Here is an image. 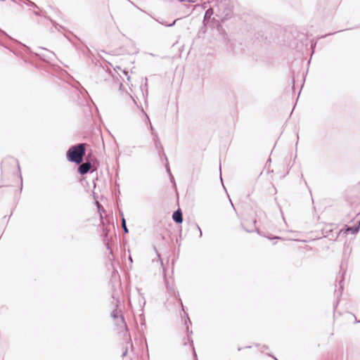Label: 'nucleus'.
I'll return each instance as SVG.
<instances>
[{
    "mask_svg": "<svg viewBox=\"0 0 360 360\" xmlns=\"http://www.w3.org/2000/svg\"><path fill=\"white\" fill-rule=\"evenodd\" d=\"M85 153L86 143H78L69 148L66 157L69 162L79 165L83 161Z\"/></svg>",
    "mask_w": 360,
    "mask_h": 360,
    "instance_id": "nucleus-1",
    "label": "nucleus"
},
{
    "mask_svg": "<svg viewBox=\"0 0 360 360\" xmlns=\"http://www.w3.org/2000/svg\"><path fill=\"white\" fill-rule=\"evenodd\" d=\"M114 321H115V323L117 326L118 330L124 329L125 331V333L123 335V338L127 341V346L125 347V348L122 352V356L124 357L128 352V345L130 346L131 350L133 349V344L131 342V336L129 333L127 323L124 321V318L122 314H120L119 318L115 319Z\"/></svg>",
    "mask_w": 360,
    "mask_h": 360,
    "instance_id": "nucleus-2",
    "label": "nucleus"
},
{
    "mask_svg": "<svg viewBox=\"0 0 360 360\" xmlns=\"http://www.w3.org/2000/svg\"><path fill=\"white\" fill-rule=\"evenodd\" d=\"M218 10L219 14H217V15L221 18V21L228 20L232 16V10L226 3L220 2L218 5Z\"/></svg>",
    "mask_w": 360,
    "mask_h": 360,
    "instance_id": "nucleus-3",
    "label": "nucleus"
},
{
    "mask_svg": "<svg viewBox=\"0 0 360 360\" xmlns=\"http://www.w3.org/2000/svg\"><path fill=\"white\" fill-rule=\"evenodd\" d=\"M108 230L107 229H103V241L104 245H105L106 249L109 251V255L107 256V259L112 264L113 260H114L113 252H112V248H110V240L108 238Z\"/></svg>",
    "mask_w": 360,
    "mask_h": 360,
    "instance_id": "nucleus-4",
    "label": "nucleus"
},
{
    "mask_svg": "<svg viewBox=\"0 0 360 360\" xmlns=\"http://www.w3.org/2000/svg\"><path fill=\"white\" fill-rule=\"evenodd\" d=\"M96 170V168L94 167L92 164L89 162L86 161L85 162L80 165L77 168V172L81 175H84L87 174L88 172H94Z\"/></svg>",
    "mask_w": 360,
    "mask_h": 360,
    "instance_id": "nucleus-5",
    "label": "nucleus"
},
{
    "mask_svg": "<svg viewBox=\"0 0 360 360\" xmlns=\"http://www.w3.org/2000/svg\"><path fill=\"white\" fill-rule=\"evenodd\" d=\"M146 117L148 120V122H149V124H150V129H151L152 131V134L155 135V148L158 150V152H162L163 153V147L158 137V135L156 134V132L155 131L150 122V120H149V117L146 114Z\"/></svg>",
    "mask_w": 360,
    "mask_h": 360,
    "instance_id": "nucleus-6",
    "label": "nucleus"
},
{
    "mask_svg": "<svg viewBox=\"0 0 360 360\" xmlns=\"http://www.w3.org/2000/svg\"><path fill=\"white\" fill-rule=\"evenodd\" d=\"M119 91L120 92L121 94H122L123 97L127 101H130L133 104H134L135 105H136L138 107V105L136 103V101H135V99L133 98L132 96H131L129 93L127 92H125L124 90V88H123V85L122 83H120V88H119Z\"/></svg>",
    "mask_w": 360,
    "mask_h": 360,
    "instance_id": "nucleus-7",
    "label": "nucleus"
},
{
    "mask_svg": "<svg viewBox=\"0 0 360 360\" xmlns=\"http://www.w3.org/2000/svg\"><path fill=\"white\" fill-rule=\"evenodd\" d=\"M165 284H166V288H167V292L171 295H174V297H178V299H179V301L180 302V304L182 307V309L184 311V305H183V303H182V301H181V298L179 297V293L176 292V290H175V289L174 288L173 286L169 285V282L167 280H165Z\"/></svg>",
    "mask_w": 360,
    "mask_h": 360,
    "instance_id": "nucleus-8",
    "label": "nucleus"
},
{
    "mask_svg": "<svg viewBox=\"0 0 360 360\" xmlns=\"http://www.w3.org/2000/svg\"><path fill=\"white\" fill-rule=\"evenodd\" d=\"M213 14H214V11H213V8H208L205 11L204 18H203V21H202L204 27H205L207 25V24H208L211 17L213 15Z\"/></svg>",
    "mask_w": 360,
    "mask_h": 360,
    "instance_id": "nucleus-9",
    "label": "nucleus"
},
{
    "mask_svg": "<svg viewBox=\"0 0 360 360\" xmlns=\"http://www.w3.org/2000/svg\"><path fill=\"white\" fill-rule=\"evenodd\" d=\"M172 219L177 224L182 223L183 214H182V212L180 209H179L173 212Z\"/></svg>",
    "mask_w": 360,
    "mask_h": 360,
    "instance_id": "nucleus-10",
    "label": "nucleus"
},
{
    "mask_svg": "<svg viewBox=\"0 0 360 360\" xmlns=\"http://www.w3.org/2000/svg\"><path fill=\"white\" fill-rule=\"evenodd\" d=\"M360 229V220L358 221L357 224L353 226H347L346 231L351 232L352 233H356L359 232Z\"/></svg>",
    "mask_w": 360,
    "mask_h": 360,
    "instance_id": "nucleus-11",
    "label": "nucleus"
},
{
    "mask_svg": "<svg viewBox=\"0 0 360 360\" xmlns=\"http://www.w3.org/2000/svg\"><path fill=\"white\" fill-rule=\"evenodd\" d=\"M117 307H118V301H117L115 308L112 310V311L111 312V314H110L111 317L113 319L114 321L115 319H118L120 315L122 314L121 311L117 310Z\"/></svg>",
    "mask_w": 360,
    "mask_h": 360,
    "instance_id": "nucleus-12",
    "label": "nucleus"
},
{
    "mask_svg": "<svg viewBox=\"0 0 360 360\" xmlns=\"http://www.w3.org/2000/svg\"><path fill=\"white\" fill-rule=\"evenodd\" d=\"M184 317L185 319V326H186V330H187V333H188V335H189V333H192V331H189V329H188V324H191V321L190 320V318L188 316V314L184 311Z\"/></svg>",
    "mask_w": 360,
    "mask_h": 360,
    "instance_id": "nucleus-13",
    "label": "nucleus"
},
{
    "mask_svg": "<svg viewBox=\"0 0 360 360\" xmlns=\"http://www.w3.org/2000/svg\"><path fill=\"white\" fill-rule=\"evenodd\" d=\"M121 217H122V223H121L122 228L123 229L124 233H127L129 232V231L127 227L126 220H125L122 213H121Z\"/></svg>",
    "mask_w": 360,
    "mask_h": 360,
    "instance_id": "nucleus-14",
    "label": "nucleus"
},
{
    "mask_svg": "<svg viewBox=\"0 0 360 360\" xmlns=\"http://www.w3.org/2000/svg\"><path fill=\"white\" fill-rule=\"evenodd\" d=\"M176 20H174L172 23H169V24H167V23L164 22H161L160 23L162 25H164L167 26V27H172V26L175 25Z\"/></svg>",
    "mask_w": 360,
    "mask_h": 360,
    "instance_id": "nucleus-15",
    "label": "nucleus"
},
{
    "mask_svg": "<svg viewBox=\"0 0 360 360\" xmlns=\"http://www.w3.org/2000/svg\"><path fill=\"white\" fill-rule=\"evenodd\" d=\"M53 26L56 27V29L58 31H60V29H63V28L61 25H58V24H57V23H56V22H53Z\"/></svg>",
    "mask_w": 360,
    "mask_h": 360,
    "instance_id": "nucleus-16",
    "label": "nucleus"
},
{
    "mask_svg": "<svg viewBox=\"0 0 360 360\" xmlns=\"http://www.w3.org/2000/svg\"><path fill=\"white\" fill-rule=\"evenodd\" d=\"M191 342L192 349H193V351L194 358H195V360H198L197 355H196V353H195V349H194V347H193V340H191Z\"/></svg>",
    "mask_w": 360,
    "mask_h": 360,
    "instance_id": "nucleus-17",
    "label": "nucleus"
},
{
    "mask_svg": "<svg viewBox=\"0 0 360 360\" xmlns=\"http://www.w3.org/2000/svg\"><path fill=\"white\" fill-rule=\"evenodd\" d=\"M0 33H1L2 34H4V35L6 36V37H8V38H11V37H10V36H8V34L6 32H4V30H1V29H0Z\"/></svg>",
    "mask_w": 360,
    "mask_h": 360,
    "instance_id": "nucleus-18",
    "label": "nucleus"
},
{
    "mask_svg": "<svg viewBox=\"0 0 360 360\" xmlns=\"http://www.w3.org/2000/svg\"><path fill=\"white\" fill-rule=\"evenodd\" d=\"M49 56H47V57H48L49 59H52L51 56H55V54H54V53H53V52L50 51V52H49Z\"/></svg>",
    "mask_w": 360,
    "mask_h": 360,
    "instance_id": "nucleus-19",
    "label": "nucleus"
},
{
    "mask_svg": "<svg viewBox=\"0 0 360 360\" xmlns=\"http://www.w3.org/2000/svg\"><path fill=\"white\" fill-rule=\"evenodd\" d=\"M122 72L127 77V79L129 80V76L128 75V72H127L125 70H123Z\"/></svg>",
    "mask_w": 360,
    "mask_h": 360,
    "instance_id": "nucleus-20",
    "label": "nucleus"
},
{
    "mask_svg": "<svg viewBox=\"0 0 360 360\" xmlns=\"http://www.w3.org/2000/svg\"><path fill=\"white\" fill-rule=\"evenodd\" d=\"M166 169H167V172L169 174H172L168 164H167V165H166Z\"/></svg>",
    "mask_w": 360,
    "mask_h": 360,
    "instance_id": "nucleus-21",
    "label": "nucleus"
},
{
    "mask_svg": "<svg viewBox=\"0 0 360 360\" xmlns=\"http://www.w3.org/2000/svg\"><path fill=\"white\" fill-rule=\"evenodd\" d=\"M195 226H196V228L198 229V231L200 233V237H201L202 236L201 229H200V228L197 224Z\"/></svg>",
    "mask_w": 360,
    "mask_h": 360,
    "instance_id": "nucleus-22",
    "label": "nucleus"
},
{
    "mask_svg": "<svg viewBox=\"0 0 360 360\" xmlns=\"http://www.w3.org/2000/svg\"><path fill=\"white\" fill-rule=\"evenodd\" d=\"M169 177H170V180H171V181H174V176H172V174H169Z\"/></svg>",
    "mask_w": 360,
    "mask_h": 360,
    "instance_id": "nucleus-23",
    "label": "nucleus"
},
{
    "mask_svg": "<svg viewBox=\"0 0 360 360\" xmlns=\"http://www.w3.org/2000/svg\"><path fill=\"white\" fill-rule=\"evenodd\" d=\"M262 349H268V346L263 345Z\"/></svg>",
    "mask_w": 360,
    "mask_h": 360,
    "instance_id": "nucleus-24",
    "label": "nucleus"
},
{
    "mask_svg": "<svg viewBox=\"0 0 360 360\" xmlns=\"http://www.w3.org/2000/svg\"><path fill=\"white\" fill-rule=\"evenodd\" d=\"M129 260L130 261V262H133L132 258L130 255L129 256Z\"/></svg>",
    "mask_w": 360,
    "mask_h": 360,
    "instance_id": "nucleus-25",
    "label": "nucleus"
},
{
    "mask_svg": "<svg viewBox=\"0 0 360 360\" xmlns=\"http://www.w3.org/2000/svg\"><path fill=\"white\" fill-rule=\"evenodd\" d=\"M20 179H21V182H20V184H21V187L22 186V176H20Z\"/></svg>",
    "mask_w": 360,
    "mask_h": 360,
    "instance_id": "nucleus-26",
    "label": "nucleus"
},
{
    "mask_svg": "<svg viewBox=\"0 0 360 360\" xmlns=\"http://www.w3.org/2000/svg\"><path fill=\"white\" fill-rule=\"evenodd\" d=\"M16 162V164L18 165V169H20V165H18V161L15 160Z\"/></svg>",
    "mask_w": 360,
    "mask_h": 360,
    "instance_id": "nucleus-27",
    "label": "nucleus"
},
{
    "mask_svg": "<svg viewBox=\"0 0 360 360\" xmlns=\"http://www.w3.org/2000/svg\"><path fill=\"white\" fill-rule=\"evenodd\" d=\"M163 155L165 157V160H167L165 153H163Z\"/></svg>",
    "mask_w": 360,
    "mask_h": 360,
    "instance_id": "nucleus-28",
    "label": "nucleus"
},
{
    "mask_svg": "<svg viewBox=\"0 0 360 360\" xmlns=\"http://www.w3.org/2000/svg\"><path fill=\"white\" fill-rule=\"evenodd\" d=\"M255 230L257 233H259V231L258 229L255 228Z\"/></svg>",
    "mask_w": 360,
    "mask_h": 360,
    "instance_id": "nucleus-29",
    "label": "nucleus"
},
{
    "mask_svg": "<svg viewBox=\"0 0 360 360\" xmlns=\"http://www.w3.org/2000/svg\"><path fill=\"white\" fill-rule=\"evenodd\" d=\"M330 34H331L330 33H328V34H326V35H325V36H323V37H326V36H328V35H330Z\"/></svg>",
    "mask_w": 360,
    "mask_h": 360,
    "instance_id": "nucleus-30",
    "label": "nucleus"
},
{
    "mask_svg": "<svg viewBox=\"0 0 360 360\" xmlns=\"http://www.w3.org/2000/svg\"><path fill=\"white\" fill-rule=\"evenodd\" d=\"M341 283H342V281H340V284H341ZM340 288H342V285H340Z\"/></svg>",
    "mask_w": 360,
    "mask_h": 360,
    "instance_id": "nucleus-31",
    "label": "nucleus"
},
{
    "mask_svg": "<svg viewBox=\"0 0 360 360\" xmlns=\"http://www.w3.org/2000/svg\"><path fill=\"white\" fill-rule=\"evenodd\" d=\"M271 356V355H270ZM272 357L275 359V360H278L276 357L273 356Z\"/></svg>",
    "mask_w": 360,
    "mask_h": 360,
    "instance_id": "nucleus-32",
    "label": "nucleus"
},
{
    "mask_svg": "<svg viewBox=\"0 0 360 360\" xmlns=\"http://www.w3.org/2000/svg\"><path fill=\"white\" fill-rule=\"evenodd\" d=\"M141 325H142V326H145V322H143V323H141Z\"/></svg>",
    "mask_w": 360,
    "mask_h": 360,
    "instance_id": "nucleus-33",
    "label": "nucleus"
},
{
    "mask_svg": "<svg viewBox=\"0 0 360 360\" xmlns=\"http://www.w3.org/2000/svg\"><path fill=\"white\" fill-rule=\"evenodd\" d=\"M241 349H241L240 347H239V348L238 349V351H240Z\"/></svg>",
    "mask_w": 360,
    "mask_h": 360,
    "instance_id": "nucleus-34",
    "label": "nucleus"
}]
</instances>
